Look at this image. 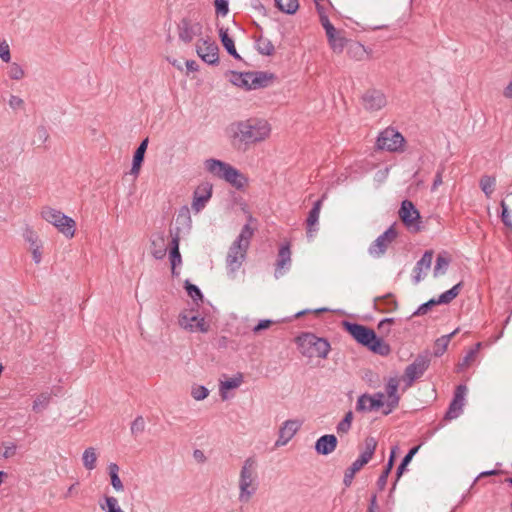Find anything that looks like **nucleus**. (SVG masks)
<instances>
[{
    "label": "nucleus",
    "instance_id": "obj_1",
    "mask_svg": "<svg viewBox=\"0 0 512 512\" xmlns=\"http://www.w3.org/2000/svg\"><path fill=\"white\" fill-rule=\"evenodd\" d=\"M342 327L358 344L367 348L374 354L388 356L391 353V347L376 332L363 324L342 321Z\"/></svg>",
    "mask_w": 512,
    "mask_h": 512
},
{
    "label": "nucleus",
    "instance_id": "obj_2",
    "mask_svg": "<svg viewBox=\"0 0 512 512\" xmlns=\"http://www.w3.org/2000/svg\"><path fill=\"white\" fill-rule=\"evenodd\" d=\"M252 223L256 224L257 219L249 214L247 216V223L242 227L240 234L229 247L226 257V265L232 273L237 271L246 259L250 241L257 230L256 226L253 227L251 225Z\"/></svg>",
    "mask_w": 512,
    "mask_h": 512
},
{
    "label": "nucleus",
    "instance_id": "obj_3",
    "mask_svg": "<svg viewBox=\"0 0 512 512\" xmlns=\"http://www.w3.org/2000/svg\"><path fill=\"white\" fill-rule=\"evenodd\" d=\"M204 165L209 173L224 179L237 190H242L248 184V178L229 163L210 158L204 162Z\"/></svg>",
    "mask_w": 512,
    "mask_h": 512
},
{
    "label": "nucleus",
    "instance_id": "obj_4",
    "mask_svg": "<svg viewBox=\"0 0 512 512\" xmlns=\"http://www.w3.org/2000/svg\"><path fill=\"white\" fill-rule=\"evenodd\" d=\"M295 342L300 353L308 358L318 357L325 359L331 349L327 339L318 337L310 332L302 333L296 337Z\"/></svg>",
    "mask_w": 512,
    "mask_h": 512
},
{
    "label": "nucleus",
    "instance_id": "obj_5",
    "mask_svg": "<svg viewBox=\"0 0 512 512\" xmlns=\"http://www.w3.org/2000/svg\"><path fill=\"white\" fill-rule=\"evenodd\" d=\"M270 133V127L264 120L248 119L238 123L236 136L246 144H253L264 140Z\"/></svg>",
    "mask_w": 512,
    "mask_h": 512
},
{
    "label": "nucleus",
    "instance_id": "obj_6",
    "mask_svg": "<svg viewBox=\"0 0 512 512\" xmlns=\"http://www.w3.org/2000/svg\"><path fill=\"white\" fill-rule=\"evenodd\" d=\"M255 464L254 458L249 457L242 466L239 479L240 502L247 503L257 490V484L254 483L256 479Z\"/></svg>",
    "mask_w": 512,
    "mask_h": 512
},
{
    "label": "nucleus",
    "instance_id": "obj_7",
    "mask_svg": "<svg viewBox=\"0 0 512 512\" xmlns=\"http://www.w3.org/2000/svg\"><path fill=\"white\" fill-rule=\"evenodd\" d=\"M41 215L43 219L57 227L65 236L70 238L74 236L76 223L71 217L51 207H44Z\"/></svg>",
    "mask_w": 512,
    "mask_h": 512
},
{
    "label": "nucleus",
    "instance_id": "obj_8",
    "mask_svg": "<svg viewBox=\"0 0 512 512\" xmlns=\"http://www.w3.org/2000/svg\"><path fill=\"white\" fill-rule=\"evenodd\" d=\"M430 362L431 353L429 350H425L417 355L414 361L405 368L403 380L406 383V387H411L417 379L423 376L429 368Z\"/></svg>",
    "mask_w": 512,
    "mask_h": 512
},
{
    "label": "nucleus",
    "instance_id": "obj_9",
    "mask_svg": "<svg viewBox=\"0 0 512 512\" xmlns=\"http://www.w3.org/2000/svg\"><path fill=\"white\" fill-rule=\"evenodd\" d=\"M398 216L403 225L410 230L412 233H418L421 231V215L415 204L408 199L401 202Z\"/></svg>",
    "mask_w": 512,
    "mask_h": 512
},
{
    "label": "nucleus",
    "instance_id": "obj_10",
    "mask_svg": "<svg viewBox=\"0 0 512 512\" xmlns=\"http://www.w3.org/2000/svg\"><path fill=\"white\" fill-rule=\"evenodd\" d=\"M405 142V138L399 131L392 127H388L379 134L376 141V147L380 150L398 152L403 151Z\"/></svg>",
    "mask_w": 512,
    "mask_h": 512
},
{
    "label": "nucleus",
    "instance_id": "obj_11",
    "mask_svg": "<svg viewBox=\"0 0 512 512\" xmlns=\"http://www.w3.org/2000/svg\"><path fill=\"white\" fill-rule=\"evenodd\" d=\"M178 36L184 43H190L195 36L202 34V24L193 22L190 17H183L177 25Z\"/></svg>",
    "mask_w": 512,
    "mask_h": 512
},
{
    "label": "nucleus",
    "instance_id": "obj_12",
    "mask_svg": "<svg viewBox=\"0 0 512 512\" xmlns=\"http://www.w3.org/2000/svg\"><path fill=\"white\" fill-rule=\"evenodd\" d=\"M467 392V387L464 384H460L456 387L453 395V399L449 404V407L444 415L445 421H450L457 418L463 411L464 397Z\"/></svg>",
    "mask_w": 512,
    "mask_h": 512
},
{
    "label": "nucleus",
    "instance_id": "obj_13",
    "mask_svg": "<svg viewBox=\"0 0 512 512\" xmlns=\"http://www.w3.org/2000/svg\"><path fill=\"white\" fill-rule=\"evenodd\" d=\"M203 46H196L197 55L209 65L219 63V47L215 41L210 39H201Z\"/></svg>",
    "mask_w": 512,
    "mask_h": 512
},
{
    "label": "nucleus",
    "instance_id": "obj_14",
    "mask_svg": "<svg viewBox=\"0 0 512 512\" xmlns=\"http://www.w3.org/2000/svg\"><path fill=\"white\" fill-rule=\"evenodd\" d=\"M213 185L208 182L200 183L193 192L192 209L200 212L212 197Z\"/></svg>",
    "mask_w": 512,
    "mask_h": 512
},
{
    "label": "nucleus",
    "instance_id": "obj_15",
    "mask_svg": "<svg viewBox=\"0 0 512 512\" xmlns=\"http://www.w3.org/2000/svg\"><path fill=\"white\" fill-rule=\"evenodd\" d=\"M384 394L378 392L373 396L365 393L359 396L356 403V410L360 412L379 410L384 406Z\"/></svg>",
    "mask_w": 512,
    "mask_h": 512
},
{
    "label": "nucleus",
    "instance_id": "obj_16",
    "mask_svg": "<svg viewBox=\"0 0 512 512\" xmlns=\"http://www.w3.org/2000/svg\"><path fill=\"white\" fill-rule=\"evenodd\" d=\"M250 78V90H257L270 86L277 76L269 71H248Z\"/></svg>",
    "mask_w": 512,
    "mask_h": 512
},
{
    "label": "nucleus",
    "instance_id": "obj_17",
    "mask_svg": "<svg viewBox=\"0 0 512 512\" xmlns=\"http://www.w3.org/2000/svg\"><path fill=\"white\" fill-rule=\"evenodd\" d=\"M362 102L365 109L377 111L386 105V97L381 91L371 89L364 93Z\"/></svg>",
    "mask_w": 512,
    "mask_h": 512
},
{
    "label": "nucleus",
    "instance_id": "obj_18",
    "mask_svg": "<svg viewBox=\"0 0 512 512\" xmlns=\"http://www.w3.org/2000/svg\"><path fill=\"white\" fill-rule=\"evenodd\" d=\"M301 423L297 420H287L279 430V437L275 443L276 447L286 445L299 430Z\"/></svg>",
    "mask_w": 512,
    "mask_h": 512
},
{
    "label": "nucleus",
    "instance_id": "obj_19",
    "mask_svg": "<svg viewBox=\"0 0 512 512\" xmlns=\"http://www.w3.org/2000/svg\"><path fill=\"white\" fill-rule=\"evenodd\" d=\"M338 440L334 434H325L319 437L315 442V451L319 455H329L337 447Z\"/></svg>",
    "mask_w": 512,
    "mask_h": 512
},
{
    "label": "nucleus",
    "instance_id": "obj_20",
    "mask_svg": "<svg viewBox=\"0 0 512 512\" xmlns=\"http://www.w3.org/2000/svg\"><path fill=\"white\" fill-rule=\"evenodd\" d=\"M398 302L391 292L374 298V309L381 313H388L398 309Z\"/></svg>",
    "mask_w": 512,
    "mask_h": 512
},
{
    "label": "nucleus",
    "instance_id": "obj_21",
    "mask_svg": "<svg viewBox=\"0 0 512 512\" xmlns=\"http://www.w3.org/2000/svg\"><path fill=\"white\" fill-rule=\"evenodd\" d=\"M148 143H149V138L146 137L145 139H143L140 142L139 146L137 147V149L135 150V152L133 154L132 167L130 170V174L134 175L135 178L139 175L141 166L144 162L145 153H146V150L148 147Z\"/></svg>",
    "mask_w": 512,
    "mask_h": 512
},
{
    "label": "nucleus",
    "instance_id": "obj_22",
    "mask_svg": "<svg viewBox=\"0 0 512 512\" xmlns=\"http://www.w3.org/2000/svg\"><path fill=\"white\" fill-rule=\"evenodd\" d=\"M434 251L426 250L422 255L421 259L417 261L413 269V281L415 283L420 282L423 279V270H428L431 267Z\"/></svg>",
    "mask_w": 512,
    "mask_h": 512
},
{
    "label": "nucleus",
    "instance_id": "obj_23",
    "mask_svg": "<svg viewBox=\"0 0 512 512\" xmlns=\"http://www.w3.org/2000/svg\"><path fill=\"white\" fill-rule=\"evenodd\" d=\"M324 198L325 194L320 199L313 203V206L308 213V217L306 219V229L308 237H313V232L315 231L314 226L317 225L318 223L319 214Z\"/></svg>",
    "mask_w": 512,
    "mask_h": 512
},
{
    "label": "nucleus",
    "instance_id": "obj_24",
    "mask_svg": "<svg viewBox=\"0 0 512 512\" xmlns=\"http://www.w3.org/2000/svg\"><path fill=\"white\" fill-rule=\"evenodd\" d=\"M397 449H398L397 446L392 447L390 455H389V459L376 482V486L379 491H383L387 485L388 477H389V475L394 467V464H395Z\"/></svg>",
    "mask_w": 512,
    "mask_h": 512
},
{
    "label": "nucleus",
    "instance_id": "obj_25",
    "mask_svg": "<svg viewBox=\"0 0 512 512\" xmlns=\"http://www.w3.org/2000/svg\"><path fill=\"white\" fill-rule=\"evenodd\" d=\"M419 447L420 446H414L412 447L408 453L402 458L400 464L398 465L397 469H396V474H395V480L393 482V485H392V488L390 490V492H393L396 488V484L397 482L399 481V479L402 477V475L404 474V472L407 470V466L409 465V463L412 461L414 455L418 452L419 450Z\"/></svg>",
    "mask_w": 512,
    "mask_h": 512
},
{
    "label": "nucleus",
    "instance_id": "obj_26",
    "mask_svg": "<svg viewBox=\"0 0 512 512\" xmlns=\"http://www.w3.org/2000/svg\"><path fill=\"white\" fill-rule=\"evenodd\" d=\"M364 444H365V448L360 453L357 460L365 466L373 458V455L376 451L378 442L374 437L368 436L365 438Z\"/></svg>",
    "mask_w": 512,
    "mask_h": 512
},
{
    "label": "nucleus",
    "instance_id": "obj_27",
    "mask_svg": "<svg viewBox=\"0 0 512 512\" xmlns=\"http://www.w3.org/2000/svg\"><path fill=\"white\" fill-rule=\"evenodd\" d=\"M226 74L230 75L229 81L231 84L243 88L246 91H250V78L248 77V71L238 72L229 70Z\"/></svg>",
    "mask_w": 512,
    "mask_h": 512
},
{
    "label": "nucleus",
    "instance_id": "obj_28",
    "mask_svg": "<svg viewBox=\"0 0 512 512\" xmlns=\"http://www.w3.org/2000/svg\"><path fill=\"white\" fill-rule=\"evenodd\" d=\"M166 252L165 236L163 233H160L151 240V254L155 259L160 260L165 257Z\"/></svg>",
    "mask_w": 512,
    "mask_h": 512
},
{
    "label": "nucleus",
    "instance_id": "obj_29",
    "mask_svg": "<svg viewBox=\"0 0 512 512\" xmlns=\"http://www.w3.org/2000/svg\"><path fill=\"white\" fill-rule=\"evenodd\" d=\"M179 242H180L179 235L176 234L172 238L171 243H170L169 259H170L171 268L173 270L178 265H180L182 262L181 254L179 251Z\"/></svg>",
    "mask_w": 512,
    "mask_h": 512
},
{
    "label": "nucleus",
    "instance_id": "obj_30",
    "mask_svg": "<svg viewBox=\"0 0 512 512\" xmlns=\"http://www.w3.org/2000/svg\"><path fill=\"white\" fill-rule=\"evenodd\" d=\"M275 7L287 15H294L299 9L298 0H274Z\"/></svg>",
    "mask_w": 512,
    "mask_h": 512
},
{
    "label": "nucleus",
    "instance_id": "obj_31",
    "mask_svg": "<svg viewBox=\"0 0 512 512\" xmlns=\"http://www.w3.org/2000/svg\"><path fill=\"white\" fill-rule=\"evenodd\" d=\"M463 287V282L460 281L459 283H457L456 285H454L451 289L445 291L444 293H442L438 298H437V302H439V304H449L450 302H452L460 293L461 289Z\"/></svg>",
    "mask_w": 512,
    "mask_h": 512
},
{
    "label": "nucleus",
    "instance_id": "obj_32",
    "mask_svg": "<svg viewBox=\"0 0 512 512\" xmlns=\"http://www.w3.org/2000/svg\"><path fill=\"white\" fill-rule=\"evenodd\" d=\"M256 50L259 54L264 56H272L275 53V47L273 43L262 36L256 39Z\"/></svg>",
    "mask_w": 512,
    "mask_h": 512
},
{
    "label": "nucleus",
    "instance_id": "obj_33",
    "mask_svg": "<svg viewBox=\"0 0 512 512\" xmlns=\"http://www.w3.org/2000/svg\"><path fill=\"white\" fill-rule=\"evenodd\" d=\"M496 178L490 175H483L480 178L479 186L487 198H490L495 190Z\"/></svg>",
    "mask_w": 512,
    "mask_h": 512
},
{
    "label": "nucleus",
    "instance_id": "obj_34",
    "mask_svg": "<svg viewBox=\"0 0 512 512\" xmlns=\"http://www.w3.org/2000/svg\"><path fill=\"white\" fill-rule=\"evenodd\" d=\"M364 465L359 462L357 459L349 466L344 472L343 484L345 487H350L354 476L357 472H359Z\"/></svg>",
    "mask_w": 512,
    "mask_h": 512
},
{
    "label": "nucleus",
    "instance_id": "obj_35",
    "mask_svg": "<svg viewBox=\"0 0 512 512\" xmlns=\"http://www.w3.org/2000/svg\"><path fill=\"white\" fill-rule=\"evenodd\" d=\"M291 261V250L289 243L281 245L278 251V258L276 261V268L282 269L284 266Z\"/></svg>",
    "mask_w": 512,
    "mask_h": 512
},
{
    "label": "nucleus",
    "instance_id": "obj_36",
    "mask_svg": "<svg viewBox=\"0 0 512 512\" xmlns=\"http://www.w3.org/2000/svg\"><path fill=\"white\" fill-rule=\"evenodd\" d=\"M218 32H219V38H220L221 44L224 47V49L226 50V52L228 54L232 53V52L235 53V50H236L235 43H234V40L228 34V28L219 27Z\"/></svg>",
    "mask_w": 512,
    "mask_h": 512
},
{
    "label": "nucleus",
    "instance_id": "obj_37",
    "mask_svg": "<svg viewBox=\"0 0 512 512\" xmlns=\"http://www.w3.org/2000/svg\"><path fill=\"white\" fill-rule=\"evenodd\" d=\"M108 473H109V476H110V481H111V485L112 487L116 490V491H121L123 490L124 486H123V483L119 477V466L116 464V463H110L108 465Z\"/></svg>",
    "mask_w": 512,
    "mask_h": 512
},
{
    "label": "nucleus",
    "instance_id": "obj_38",
    "mask_svg": "<svg viewBox=\"0 0 512 512\" xmlns=\"http://www.w3.org/2000/svg\"><path fill=\"white\" fill-rule=\"evenodd\" d=\"M242 374H238V377H233L225 380L220 385V395L223 400L227 398L226 391L235 389L240 386L242 382Z\"/></svg>",
    "mask_w": 512,
    "mask_h": 512
},
{
    "label": "nucleus",
    "instance_id": "obj_39",
    "mask_svg": "<svg viewBox=\"0 0 512 512\" xmlns=\"http://www.w3.org/2000/svg\"><path fill=\"white\" fill-rule=\"evenodd\" d=\"M500 208H501L500 218H501L502 223L504 224V226L507 229L506 236L509 237L510 235H512V220L510 217V211H509L508 205L506 204V202L504 200L500 201Z\"/></svg>",
    "mask_w": 512,
    "mask_h": 512
},
{
    "label": "nucleus",
    "instance_id": "obj_40",
    "mask_svg": "<svg viewBox=\"0 0 512 512\" xmlns=\"http://www.w3.org/2000/svg\"><path fill=\"white\" fill-rule=\"evenodd\" d=\"M388 243L381 237H377V239L370 245L369 253L374 257H380L385 254Z\"/></svg>",
    "mask_w": 512,
    "mask_h": 512
},
{
    "label": "nucleus",
    "instance_id": "obj_41",
    "mask_svg": "<svg viewBox=\"0 0 512 512\" xmlns=\"http://www.w3.org/2000/svg\"><path fill=\"white\" fill-rule=\"evenodd\" d=\"M451 262V258L446 256V253H440L437 255L436 264L434 267V276L437 277L440 274H444Z\"/></svg>",
    "mask_w": 512,
    "mask_h": 512
},
{
    "label": "nucleus",
    "instance_id": "obj_42",
    "mask_svg": "<svg viewBox=\"0 0 512 512\" xmlns=\"http://www.w3.org/2000/svg\"><path fill=\"white\" fill-rule=\"evenodd\" d=\"M184 288L189 297H191L196 304H198V301H203V293L201 292L197 285L191 283L189 280H186L184 282Z\"/></svg>",
    "mask_w": 512,
    "mask_h": 512
},
{
    "label": "nucleus",
    "instance_id": "obj_43",
    "mask_svg": "<svg viewBox=\"0 0 512 512\" xmlns=\"http://www.w3.org/2000/svg\"><path fill=\"white\" fill-rule=\"evenodd\" d=\"M104 503L99 502L100 508L105 512H124L118 505V501L113 496H104Z\"/></svg>",
    "mask_w": 512,
    "mask_h": 512
},
{
    "label": "nucleus",
    "instance_id": "obj_44",
    "mask_svg": "<svg viewBox=\"0 0 512 512\" xmlns=\"http://www.w3.org/2000/svg\"><path fill=\"white\" fill-rule=\"evenodd\" d=\"M83 465L88 470H93L96 467L97 455L93 447L87 448L83 453Z\"/></svg>",
    "mask_w": 512,
    "mask_h": 512
},
{
    "label": "nucleus",
    "instance_id": "obj_45",
    "mask_svg": "<svg viewBox=\"0 0 512 512\" xmlns=\"http://www.w3.org/2000/svg\"><path fill=\"white\" fill-rule=\"evenodd\" d=\"M51 400V393L43 392L33 402V411L40 412L45 409Z\"/></svg>",
    "mask_w": 512,
    "mask_h": 512
},
{
    "label": "nucleus",
    "instance_id": "obj_46",
    "mask_svg": "<svg viewBox=\"0 0 512 512\" xmlns=\"http://www.w3.org/2000/svg\"><path fill=\"white\" fill-rule=\"evenodd\" d=\"M436 305H440L439 302H437V299L436 298H432L430 300H428L427 302L421 304L413 313L412 315L409 317L412 318V317H416V316H422V315H425L426 313H428L434 306Z\"/></svg>",
    "mask_w": 512,
    "mask_h": 512
},
{
    "label": "nucleus",
    "instance_id": "obj_47",
    "mask_svg": "<svg viewBox=\"0 0 512 512\" xmlns=\"http://www.w3.org/2000/svg\"><path fill=\"white\" fill-rule=\"evenodd\" d=\"M449 344V336H441L437 338L434 343V356L440 357L447 350Z\"/></svg>",
    "mask_w": 512,
    "mask_h": 512
},
{
    "label": "nucleus",
    "instance_id": "obj_48",
    "mask_svg": "<svg viewBox=\"0 0 512 512\" xmlns=\"http://www.w3.org/2000/svg\"><path fill=\"white\" fill-rule=\"evenodd\" d=\"M200 318L201 317H198L196 315H193V316L189 317L186 314H181L180 315V319H179V323L185 329H189L190 331H194V324H193V322H195V324H196Z\"/></svg>",
    "mask_w": 512,
    "mask_h": 512
},
{
    "label": "nucleus",
    "instance_id": "obj_49",
    "mask_svg": "<svg viewBox=\"0 0 512 512\" xmlns=\"http://www.w3.org/2000/svg\"><path fill=\"white\" fill-rule=\"evenodd\" d=\"M145 429V421L142 416H137L131 423V434L137 436L142 433Z\"/></svg>",
    "mask_w": 512,
    "mask_h": 512
},
{
    "label": "nucleus",
    "instance_id": "obj_50",
    "mask_svg": "<svg viewBox=\"0 0 512 512\" xmlns=\"http://www.w3.org/2000/svg\"><path fill=\"white\" fill-rule=\"evenodd\" d=\"M346 38L341 36L340 33L334 36L333 41H328L334 52H342L346 44Z\"/></svg>",
    "mask_w": 512,
    "mask_h": 512
},
{
    "label": "nucleus",
    "instance_id": "obj_51",
    "mask_svg": "<svg viewBox=\"0 0 512 512\" xmlns=\"http://www.w3.org/2000/svg\"><path fill=\"white\" fill-rule=\"evenodd\" d=\"M191 395L195 400H204L209 395V390L202 385H198L192 388Z\"/></svg>",
    "mask_w": 512,
    "mask_h": 512
},
{
    "label": "nucleus",
    "instance_id": "obj_52",
    "mask_svg": "<svg viewBox=\"0 0 512 512\" xmlns=\"http://www.w3.org/2000/svg\"><path fill=\"white\" fill-rule=\"evenodd\" d=\"M388 244L393 242L398 237L396 223L392 224L384 233L380 235Z\"/></svg>",
    "mask_w": 512,
    "mask_h": 512
},
{
    "label": "nucleus",
    "instance_id": "obj_53",
    "mask_svg": "<svg viewBox=\"0 0 512 512\" xmlns=\"http://www.w3.org/2000/svg\"><path fill=\"white\" fill-rule=\"evenodd\" d=\"M8 74L13 80H20L24 76V70L17 63H13L9 68Z\"/></svg>",
    "mask_w": 512,
    "mask_h": 512
},
{
    "label": "nucleus",
    "instance_id": "obj_54",
    "mask_svg": "<svg viewBox=\"0 0 512 512\" xmlns=\"http://www.w3.org/2000/svg\"><path fill=\"white\" fill-rule=\"evenodd\" d=\"M24 238L30 244V250L32 249V247L42 245L38 239L37 234L31 229H27L25 231Z\"/></svg>",
    "mask_w": 512,
    "mask_h": 512
},
{
    "label": "nucleus",
    "instance_id": "obj_55",
    "mask_svg": "<svg viewBox=\"0 0 512 512\" xmlns=\"http://www.w3.org/2000/svg\"><path fill=\"white\" fill-rule=\"evenodd\" d=\"M215 11L217 15L225 16L229 11L228 0H215L214 1Z\"/></svg>",
    "mask_w": 512,
    "mask_h": 512
},
{
    "label": "nucleus",
    "instance_id": "obj_56",
    "mask_svg": "<svg viewBox=\"0 0 512 512\" xmlns=\"http://www.w3.org/2000/svg\"><path fill=\"white\" fill-rule=\"evenodd\" d=\"M398 387H399L398 379L396 377H392L388 380L386 387H385V391L388 396H393V395L398 394L397 393Z\"/></svg>",
    "mask_w": 512,
    "mask_h": 512
},
{
    "label": "nucleus",
    "instance_id": "obj_57",
    "mask_svg": "<svg viewBox=\"0 0 512 512\" xmlns=\"http://www.w3.org/2000/svg\"><path fill=\"white\" fill-rule=\"evenodd\" d=\"M388 402H387V411H382L384 415H389L392 413L394 409H396L399 405L400 396L399 394L388 396Z\"/></svg>",
    "mask_w": 512,
    "mask_h": 512
},
{
    "label": "nucleus",
    "instance_id": "obj_58",
    "mask_svg": "<svg viewBox=\"0 0 512 512\" xmlns=\"http://www.w3.org/2000/svg\"><path fill=\"white\" fill-rule=\"evenodd\" d=\"M37 142L39 144H44L49 139V133L45 126L40 125L37 127Z\"/></svg>",
    "mask_w": 512,
    "mask_h": 512
},
{
    "label": "nucleus",
    "instance_id": "obj_59",
    "mask_svg": "<svg viewBox=\"0 0 512 512\" xmlns=\"http://www.w3.org/2000/svg\"><path fill=\"white\" fill-rule=\"evenodd\" d=\"M0 58L6 63L11 59L10 49L6 41L0 43Z\"/></svg>",
    "mask_w": 512,
    "mask_h": 512
},
{
    "label": "nucleus",
    "instance_id": "obj_60",
    "mask_svg": "<svg viewBox=\"0 0 512 512\" xmlns=\"http://www.w3.org/2000/svg\"><path fill=\"white\" fill-rule=\"evenodd\" d=\"M274 322L270 319H262L260 320L253 328L254 333H259L263 330H266L272 326Z\"/></svg>",
    "mask_w": 512,
    "mask_h": 512
},
{
    "label": "nucleus",
    "instance_id": "obj_61",
    "mask_svg": "<svg viewBox=\"0 0 512 512\" xmlns=\"http://www.w3.org/2000/svg\"><path fill=\"white\" fill-rule=\"evenodd\" d=\"M251 7L255 11H257L260 15H262L264 17L268 16V11H267L266 7L262 4V2L260 0H253L251 2Z\"/></svg>",
    "mask_w": 512,
    "mask_h": 512
},
{
    "label": "nucleus",
    "instance_id": "obj_62",
    "mask_svg": "<svg viewBox=\"0 0 512 512\" xmlns=\"http://www.w3.org/2000/svg\"><path fill=\"white\" fill-rule=\"evenodd\" d=\"M476 357V354L474 351L470 350L466 356L463 358L462 362L459 363V367L461 369L465 368V367H468L470 365V363L475 359Z\"/></svg>",
    "mask_w": 512,
    "mask_h": 512
},
{
    "label": "nucleus",
    "instance_id": "obj_63",
    "mask_svg": "<svg viewBox=\"0 0 512 512\" xmlns=\"http://www.w3.org/2000/svg\"><path fill=\"white\" fill-rule=\"evenodd\" d=\"M209 325L205 322V319L201 317L196 324H194V331H200L203 333L208 332Z\"/></svg>",
    "mask_w": 512,
    "mask_h": 512
},
{
    "label": "nucleus",
    "instance_id": "obj_64",
    "mask_svg": "<svg viewBox=\"0 0 512 512\" xmlns=\"http://www.w3.org/2000/svg\"><path fill=\"white\" fill-rule=\"evenodd\" d=\"M23 104H24V101L20 97L11 95V97L9 99V105L11 108L17 109V108L22 107Z\"/></svg>",
    "mask_w": 512,
    "mask_h": 512
}]
</instances>
